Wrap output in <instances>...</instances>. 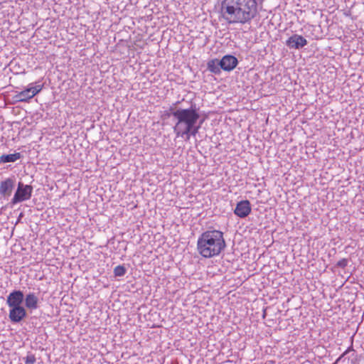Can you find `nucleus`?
I'll return each mask as SVG.
<instances>
[{
  "label": "nucleus",
  "mask_w": 364,
  "mask_h": 364,
  "mask_svg": "<svg viewBox=\"0 0 364 364\" xmlns=\"http://www.w3.org/2000/svg\"><path fill=\"white\" fill-rule=\"evenodd\" d=\"M221 17L229 24L250 23L257 14V0H222Z\"/></svg>",
  "instance_id": "1"
},
{
  "label": "nucleus",
  "mask_w": 364,
  "mask_h": 364,
  "mask_svg": "<svg viewBox=\"0 0 364 364\" xmlns=\"http://www.w3.org/2000/svg\"><path fill=\"white\" fill-rule=\"evenodd\" d=\"M173 116L177 120L173 127L176 136L185 137L189 139L191 135H195L199 126H196L198 114L193 109H178L173 112Z\"/></svg>",
  "instance_id": "2"
},
{
  "label": "nucleus",
  "mask_w": 364,
  "mask_h": 364,
  "mask_svg": "<svg viewBox=\"0 0 364 364\" xmlns=\"http://www.w3.org/2000/svg\"><path fill=\"white\" fill-rule=\"evenodd\" d=\"M225 246L223 233L221 231H206V258L218 255Z\"/></svg>",
  "instance_id": "3"
},
{
  "label": "nucleus",
  "mask_w": 364,
  "mask_h": 364,
  "mask_svg": "<svg viewBox=\"0 0 364 364\" xmlns=\"http://www.w3.org/2000/svg\"><path fill=\"white\" fill-rule=\"evenodd\" d=\"M32 192L33 187L31 185H24L22 182H18L17 189L11 199V203L15 205L30 199Z\"/></svg>",
  "instance_id": "4"
},
{
  "label": "nucleus",
  "mask_w": 364,
  "mask_h": 364,
  "mask_svg": "<svg viewBox=\"0 0 364 364\" xmlns=\"http://www.w3.org/2000/svg\"><path fill=\"white\" fill-rule=\"evenodd\" d=\"M16 186L15 177L7 178L0 183V195L4 198L11 196Z\"/></svg>",
  "instance_id": "5"
},
{
  "label": "nucleus",
  "mask_w": 364,
  "mask_h": 364,
  "mask_svg": "<svg viewBox=\"0 0 364 364\" xmlns=\"http://www.w3.org/2000/svg\"><path fill=\"white\" fill-rule=\"evenodd\" d=\"M9 318L11 323H18L23 320L26 316V310L22 306L9 307Z\"/></svg>",
  "instance_id": "6"
},
{
  "label": "nucleus",
  "mask_w": 364,
  "mask_h": 364,
  "mask_svg": "<svg viewBox=\"0 0 364 364\" xmlns=\"http://www.w3.org/2000/svg\"><path fill=\"white\" fill-rule=\"evenodd\" d=\"M23 300V293L20 290H14L7 296L6 304L9 307L22 306L21 304Z\"/></svg>",
  "instance_id": "7"
},
{
  "label": "nucleus",
  "mask_w": 364,
  "mask_h": 364,
  "mask_svg": "<svg viewBox=\"0 0 364 364\" xmlns=\"http://www.w3.org/2000/svg\"><path fill=\"white\" fill-rule=\"evenodd\" d=\"M251 210L250 202L248 200H244L237 203L234 213L237 216L244 218L251 213Z\"/></svg>",
  "instance_id": "8"
},
{
  "label": "nucleus",
  "mask_w": 364,
  "mask_h": 364,
  "mask_svg": "<svg viewBox=\"0 0 364 364\" xmlns=\"http://www.w3.org/2000/svg\"><path fill=\"white\" fill-rule=\"evenodd\" d=\"M219 61L221 69L228 72L234 70L238 64L237 58L231 55L223 56Z\"/></svg>",
  "instance_id": "9"
},
{
  "label": "nucleus",
  "mask_w": 364,
  "mask_h": 364,
  "mask_svg": "<svg viewBox=\"0 0 364 364\" xmlns=\"http://www.w3.org/2000/svg\"><path fill=\"white\" fill-rule=\"evenodd\" d=\"M307 44V41L301 35L294 34L286 41V45L289 48L299 49Z\"/></svg>",
  "instance_id": "10"
},
{
  "label": "nucleus",
  "mask_w": 364,
  "mask_h": 364,
  "mask_svg": "<svg viewBox=\"0 0 364 364\" xmlns=\"http://www.w3.org/2000/svg\"><path fill=\"white\" fill-rule=\"evenodd\" d=\"M38 298L34 293H29L25 297V306L28 309H36L38 307Z\"/></svg>",
  "instance_id": "11"
},
{
  "label": "nucleus",
  "mask_w": 364,
  "mask_h": 364,
  "mask_svg": "<svg viewBox=\"0 0 364 364\" xmlns=\"http://www.w3.org/2000/svg\"><path fill=\"white\" fill-rule=\"evenodd\" d=\"M38 93V92H17V94L12 97V103L28 102V100L33 98Z\"/></svg>",
  "instance_id": "12"
},
{
  "label": "nucleus",
  "mask_w": 364,
  "mask_h": 364,
  "mask_svg": "<svg viewBox=\"0 0 364 364\" xmlns=\"http://www.w3.org/2000/svg\"><path fill=\"white\" fill-rule=\"evenodd\" d=\"M21 157V154L19 152L11 154H4L0 156V164H5L9 162H15L18 159Z\"/></svg>",
  "instance_id": "13"
},
{
  "label": "nucleus",
  "mask_w": 364,
  "mask_h": 364,
  "mask_svg": "<svg viewBox=\"0 0 364 364\" xmlns=\"http://www.w3.org/2000/svg\"><path fill=\"white\" fill-rule=\"evenodd\" d=\"M208 69L213 73L218 74L220 72V61L218 59L210 60L208 63Z\"/></svg>",
  "instance_id": "14"
},
{
  "label": "nucleus",
  "mask_w": 364,
  "mask_h": 364,
  "mask_svg": "<svg viewBox=\"0 0 364 364\" xmlns=\"http://www.w3.org/2000/svg\"><path fill=\"white\" fill-rule=\"evenodd\" d=\"M205 232H203L200 235V237L198 239V249L200 252V254L205 257Z\"/></svg>",
  "instance_id": "15"
},
{
  "label": "nucleus",
  "mask_w": 364,
  "mask_h": 364,
  "mask_svg": "<svg viewBox=\"0 0 364 364\" xmlns=\"http://www.w3.org/2000/svg\"><path fill=\"white\" fill-rule=\"evenodd\" d=\"M127 272V269L123 265H118L114 269V274L115 277H122Z\"/></svg>",
  "instance_id": "16"
},
{
  "label": "nucleus",
  "mask_w": 364,
  "mask_h": 364,
  "mask_svg": "<svg viewBox=\"0 0 364 364\" xmlns=\"http://www.w3.org/2000/svg\"><path fill=\"white\" fill-rule=\"evenodd\" d=\"M43 89V85L41 83L35 82L31 83L25 91H41Z\"/></svg>",
  "instance_id": "17"
},
{
  "label": "nucleus",
  "mask_w": 364,
  "mask_h": 364,
  "mask_svg": "<svg viewBox=\"0 0 364 364\" xmlns=\"http://www.w3.org/2000/svg\"><path fill=\"white\" fill-rule=\"evenodd\" d=\"M25 364H35L36 363V356L34 354L28 353L26 357L23 358Z\"/></svg>",
  "instance_id": "18"
},
{
  "label": "nucleus",
  "mask_w": 364,
  "mask_h": 364,
  "mask_svg": "<svg viewBox=\"0 0 364 364\" xmlns=\"http://www.w3.org/2000/svg\"><path fill=\"white\" fill-rule=\"evenodd\" d=\"M348 263V259H346V258H343V259H342L339 260V261L337 262V264H336V267L344 269L345 267H347Z\"/></svg>",
  "instance_id": "19"
},
{
  "label": "nucleus",
  "mask_w": 364,
  "mask_h": 364,
  "mask_svg": "<svg viewBox=\"0 0 364 364\" xmlns=\"http://www.w3.org/2000/svg\"><path fill=\"white\" fill-rule=\"evenodd\" d=\"M350 350V348H348L336 361V364L344 355H346Z\"/></svg>",
  "instance_id": "20"
},
{
  "label": "nucleus",
  "mask_w": 364,
  "mask_h": 364,
  "mask_svg": "<svg viewBox=\"0 0 364 364\" xmlns=\"http://www.w3.org/2000/svg\"><path fill=\"white\" fill-rule=\"evenodd\" d=\"M210 340H211V338H209L208 340L206 342L208 343Z\"/></svg>",
  "instance_id": "21"
}]
</instances>
